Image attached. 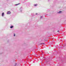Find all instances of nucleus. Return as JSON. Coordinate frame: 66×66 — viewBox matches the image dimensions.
I'll use <instances>...</instances> for the list:
<instances>
[{
    "label": "nucleus",
    "mask_w": 66,
    "mask_h": 66,
    "mask_svg": "<svg viewBox=\"0 0 66 66\" xmlns=\"http://www.w3.org/2000/svg\"><path fill=\"white\" fill-rule=\"evenodd\" d=\"M4 12L2 14V16H4Z\"/></svg>",
    "instance_id": "f257e3e1"
},
{
    "label": "nucleus",
    "mask_w": 66,
    "mask_h": 66,
    "mask_svg": "<svg viewBox=\"0 0 66 66\" xmlns=\"http://www.w3.org/2000/svg\"><path fill=\"white\" fill-rule=\"evenodd\" d=\"M10 13H11V12H10V11H8L7 13V14H10Z\"/></svg>",
    "instance_id": "f03ea898"
},
{
    "label": "nucleus",
    "mask_w": 66,
    "mask_h": 66,
    "mask_svg": "<svg viewBox=\"0 0 66 66\" xmlns=\"http://www.w3.org/2000/svg\"><path fill=\"white\" fill-rule=\"evenodd\" d=\"M13 27H14L13 26H11V27L10 28L12 29V28H13Z\"/></svg>",
    "instance_id": "7ed1b4c3"
},
{
    "label": "nucleus",
    "mask_w": 66,
    "mask_h": 66,
    "mask_svg": "<svg viewBox=\"0 0 66 66\" xmlns=\"http://www.w3.org/2000/svg\"><path fill=\"white\" fill-rule=\"evenodd\" d=\"M62 12V11H59V12H58V13H61Z\"/></svg>",
    "instance_id": "20e7f679"
},
{
    "label": "nucleus",
    "mask_w": 66,
    "mask_h": 66,
    "mask_svg": "<svg viewBox=\"0 0 66 66\" xmlns=\"http://www.w3.org/2000/svg\"><path fill=\"white\" fill-rule=\"evenodd\" d=\"M37 4H35L34 6H37Z\"/></svg>",
    "instance_id": "39448f33"
},
{
    "label": "nucleus",
    "mask_w": 66,
    "mask_h": 66,
    "mask_svg": "<svg viewBox=\"0 0 66 66\" xmlns=\"http://www.w3.org/2000/svg\"><path fill=\"white\" fill-rule=\"evenodd\" d=\"M14 36H15V34H14Z\"/></svg>",
    "instance_id": "423d86ee"
},
{
    "label": "nucleus",
    "mask_w": 66,
    "mask_h": 66,
    "mask_svg": "<svg viewBox=\"0 0 66 66\" xmlns=\"http://www.w3.org/2000/svg\"><path fill=\"white\" fill-rule=\"evenodd\" d=\"M57 32H59V30L57 31Z\"/></svg>",
    "instance_id": "0eeeda50"
},
{
    "label": "nucleus",
    "mask_w": 66,
    "mask_h": 66,
    "mask_svg": "<svg viewBox=\"0 0 66 66\" xmlns=\"http://www.w3.org/2000/svg\"><path fill=\"white\" fill-rule=\"evenodd\" d=\"M18 5V4H16L15 5Z\"/></svg>",
    "instance_id": "6e6552de"
},
{
    "label": "nucleus",
    "mask_w": 66,
    "mask_h": 66,
    "mask_svg": "<svg viewBox=\"0 0 66 66\" xmlns=\"http://www.w3.org/2000/svg\"><path fill=\"white\" fill-rule=\"evenodd\" d=\"M36 15H37V13L36 14Z\"/></svg>",
    "instance_id": "1a4fd4ad"
},
{
    "label": "nucleus",
    "mask_w": 66,
    "mask_h": 66,
    "mask_svg": "<svg viewBox=\"0 0 66 66\" xmlns=\"http://www.w3.org/2000/svg\"><path fill=\"white\" fill-rule=\"evenodd\" d=\"M41 44H43V43H41Z\"/></svg>",
    "instance_id": "9d476101"
}]
</instances>
